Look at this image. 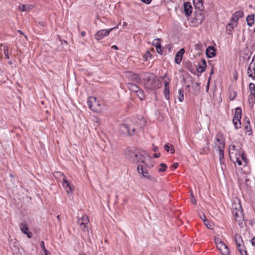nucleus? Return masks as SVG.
<instances>
[{"mask_svg": "<svg viewBox=\"0 0 255 255\" xmlns=\"http://www.w3.org/2000/svg\"><path fill=\"white\" fill-rule=\"evenodd\" d=\"M143 80L144 82L145 88L148 90H155L159 88L162 85L161 81L152 73H145Z\"/></svg>", "mask_w": 255, "mask_h": 255, "instance_id": "1", "label": "nucleus"}, {"mask_svg": "<svg viewBox=\"0 0 255 255\" xmlns=\"http://www.w3.org/2000/svg\"><path fill=\"white\" fill-rule=\"evenodd\" d=\"M140 122H142V126L137 128H136L133 125L122 124L120 127V130L123 134H128L129 135H133L135 133V131L141 129L142 127L145 125V121L143 120Z\"/></svg>", "mask_w": 255, "mask_h": 255, "instance_id": "2", "label": "nucleus"}, {"mask_svg": "<svg viewBox=\"0 0 255 255\" xmlns=\"http://www.w3.org/2000/svg\"><path fill=\"white\" fill-rule=\"evenodd\" d=\"M140 149L135 146L128 147L124 150V154L125 158L132 162H135L136 157Z\"/></svg>", "mask_w": 255, "mask_h": 255, "instance_id": "3", "label": "nucleus"}, {"mask_svg": "<svg viewBox=\"0 0 255 255\" xmlns=\"http://www.w3.org/2000/svg\"><path fill=\"white\" fill-rule=\"evenodd\" d=\"M229 154L231 160H237L236 157H240L243 149L239 144H231L229 147Z\"/></svg>", "mask_w": 255, "mask_h": 255, "instance_id": "4", "label": "nucleus"}, {"mask_svg": "<svg viewBox=\"0 0 255 255\" xmlns=\"http://www.w3.org/2000/svg\"><path fill=\"white\" fill-rule=\"evenodd\" d=\"M88 105L91 110L95 112H100L102 110L101 104L95 97H90L88 99Z\"/></svg>", "mask_w": 255, "mask_h": 255, "instance_id": "5", "label": "nucleus"}, {"mask_svg": "<svg viewBox=\"0 0 255 255\" xmlns=\"http://www.w3.org/2000/svg\"><path fill=\"white\" fill-rule=\"evenodd\" d=\"M242 109L240 107L235 109V113L233 119V122L236 129L241 128V119L242 117Z\"/></svg>", "mask_w": 255, "mask_h": 255, "instance_id": "6", "label": "nucleus"}, {"mask_svg": "<svg viewBox=\"0 0 255 255\" xmlns=\"http://www.w3.org/2000/svg\"><path fill=\"white\" fill-rule=\"evenodd\" d=\"M137 170L138 172L141 174L142 178H146L148 180H150L153 181H156V179L154 177H152L149 175L148 171L145 168L143 167V166L141 164H138L137 167Z\"/></svg>", "mask_w": 255, "mask_h": 255, "instance_id": "7", "label": "nucleus"}, {"mask_svg": "<svg viewBox=\"0 0 255 255\" xmlns=\"http://www.w3.org/2000/svg\"><path fill=\"white\" fill-rule=\"evenodd\" d=\"M126 78L128 81L138 84H140L141 80L139 75L132 71H126L125 72Z\"/></svg>", "mask_w": 255, "mask_h": 255, "instance_id": "8", "label": "nucleus"}, {"mask_svg": "<svg viewBox=\"0 0 255 255\" xmlns=\"http://www.w3.org/2000/svg\"><path fill=\"white\" fill-rule=\"evenodd\" d=\"M118 27V26L117 25L116 27H114L108 29L100 30L95 34L94 38L95 39L99 41L103 39L104 37L108 36L111 31H112L114 29L117 28Z\"/></svg>", "mask_w": 255, "mask_h": 255, "instance_id": "9", "label": "nucleus"}, {"mask_svg": "<svg viewBox=\"0 0 255 255\" xmlns=\"http://www.w3.org/2000/svg\"><path fill=\"white\" fill-rule=\"evenodd\" d=\"M146 157L149 158L150 156L148 155V153L145 151L140 149L137 153V157H136V161L134 162L136 163L141 162L145 165L146 163L145 159Z\"/></svg>", "mask_w": 255, "mask_h": 255, "instance_id": "10", "label": "nucleus"}, {"mask_svg": "<svg viewBox=\"0 0 255 255\" xmlns=\"http://www.w3.org/2000/svg\"><path fill=\"white\" fill-rule=\"evenodd\" d=\"M232 213L235 217V220L236 221H238L239 222L242 221L244 215L243 213V209L242 208L241 205H239L238 208L236 207L233 210Z\"/></svg>", "mask_w": 255, "mask_h": 255, "instance_id": "11", "label": "nucleus"}, {"mask_svg": "<svg viewBox=\"0 0 255 255\" xmlns=\"http://www.w3.org/2000/svg\"><path fill=\"white\" fill-rule=\"evenodd\" d=\"M19 228L21 231L26 235L27 238H31L32 237V234L31 232H29L28 225L25 221H24L19 224Z\"/></svg>", "mask_w": 255, "mask_h": 255, "instance_id": "12", "label": "nucleus"}, {"mask_svg": "<svg viewBox=\"0 0 255 255\" xmlns=\"http://www.w3.org/2000/svg\"><path fill=\"white\" fill-rule=\"evenodd\" d=\"M244 16V12L242 10H238L235 12L232 15L230 21L235 23V25H237V22L239 19Z\"/></svg>", "mask_w": 255, "mask_h": 255, "instance_id": "13", "label": "nucleus"}, {"mask_svg": "<svg viewBox=\"0 0 255 255\" xmlns=\"http://www.w3.org/2000/svg\"><path fill=\"white\" fill-rule=\"evenodd\" d=\"M204 10H196L194 12V19L197 22L201 23L204 19V16L203 14Z\"/></svg>", "mask_w": 255, "mask_h": 255, "instance_id": "14", "label": "nucleus"}, {"mask_svg": "<svg viewBox=\"0 0 255 255\" xmlns=\"http://www.w3.org/2000/svg\"><path fill=\"white\" fill-rule=\"evenodd\" d=\"M63 186L68 194L73 193L74 187L66 179H63Z\"/></svg>", "mask_w": 255, "mask_h": 255, "instance_id": "15", "label": "nucleus"}, {"mask_svg": "<svg viewBox=\"0 0 255 255\" xmlns=\"http://www.w3.org/2000/svg\"><path fill=\"white\" fill-rule=\"evenodd\" d=\"M217 249L223 255H230V250L225 243L223 244H219Z\"/></svg>", "mask_w": 255, "mask_h": 255, "instance_id": "16", "label": "nucleus"}, {"mask_svg": "<svg viewBox=\"0 0 255 255\" xmlns=\"http://www.w3.org/2000/svg\"><path fill=\"white\" fill-rule=\"evenodd\" d=\"M206 55L208 58H212L216 55V49L212 46H209L206 50Z\"/></svg>", "mask_w": 255, "mask_h": 255, "instance_id": "17", "label": "nucleus"}, {"mask_svg": "<svg viewBox=\"0 0 255 255\" xmlns=\"http://www.w3.org/2000/svg\"><path fill=\"white\" fill-rule=\"evenodd\" d=\"M185 53V49L181 48L175 54V62L176 64H179L182 59L183 56Z\"/></svg>", "mask_w": 255, "mask_h": 255, "instance_id": "18", "label": "nucleus"}, {"mask_svg": "<svg viewBox=\"0 0 255 255\" xmlns=\"http://www.w3.org/2000/svg\"><path fill=\"white\" fill-rule=\"evenodd\" d=\"M218 150L219 151V160L221 164H223L225 161L224 159V148H225V144H222V146H219L217 147Z\"/></svg>", "mask_w": 255, "mask_h": 255, "instance_id": "19", "label": "nucleus"}, {"mask_svg": "<svg viewBox=\"0 0 255 255\" xmlns=\"http://www.w3.org/2000/svg\"><path fill=\"white\" fill-rule=\"evenodd\" d=\"M249 90L250 93V95L249 97V101L250 102V101L253 100L254 98V103H255V85L253 83H251L249 84Z\"/></svg>", "mask_w": 255, "mask_h": 255, "instance_id": "20", "label": "nucleus"}, {"mask_svg": "<svg viewBox=\"0 0 255 255\" xmlns=\"http://www.w3.org/2000/svg\"><path fill=\"white\" fill-rule=\"evenodd\" d=\"M185 14L187 16L191 14L192 7L189 2H185L183 4Z\"/></svg>", "mask_w": 255, "mask_h": 255, "instance_id": "21", "label": "nucleus"}, {"mask_svg": "<svg viewBox=\"0 0 255 255\" xmlns=\"http://www.w3.org/2000/svg\"><path fill=\"white\" fill-rule=\"evenodd\" d=\"M126 86L129 91L134 93L138 92V90L140 89L136 84L132 82H128L126 83Z\"/></svg>", "mask_w": 255, "mask_h": 255, "instance_id": "22", "label": "nucleus"}, {"mask_svg": "<svg viewBox=\"0 0 255 255\" xmlns=\"http://www.w3.org/2000/svg\"><path fill=\"white\" fill-rule=\"evenodd\" d=\"M193 4L196 10H204L203 0H193Z\"/></svg>", "mask_w": 255, "mask_h": 255, "instance_id": "23", "label": "nucleus"}, {"mask_svg": "<svg viewBox=\"0 0 255 255\" xmlns=\"http://www.w3.org/2000/svg\"><path fill=\"white\" fill-rule=\"evenodd\" d=\"M89 222V218L86 215H83L81 218H78L77 220V223L80 226H82V225L87 224Z\"/></svg>", "mask_w": 255, "mask_h": 255, "instance_id": "24", "label": "nucleus"}, {"mask_svg": "<svg viewBox=\"0 0 255 255\" xmlns=\"http://www.w3.org/2000/svg\"><path fill=\"white\" fill-rule=\"evenodd\" d=\"M255 15L254 14L248 15L247 16L246 21L249 26H252L254 24L255 22Z\"/></svg>", "mask_w": 255, "mask_h": 255, "instance_id": "25", "label": "nucleus"}, {"mask_svg": "<svg viewBox=\"0 0 255 255\" xmlns=\"http://www.w3.org/2000/svg\"><path fill=\"white\" fill-rule=\"evenodd\" d=\"M216 141L219 143H225V139L223 134L220 132H218L216 136Z\"/></svg>", "mask_w": 255, "mask_h": 255, "instance_id": "26", "label": "nucleus"}, {"mask_svg": "<svg viewBox=\"0 0 255 255\" xmlns=\"http://www.w3.org/2000/svg\"><path fill=\"white\" fill-rule=\"evenodd\" d=\"M202 146L200 148V154H206L209 151V147L208 144H202Z\"/></svg>", "mask_w": 255, "mask_h": 255, "instance_id": "27", "label": "nucleus"}, {"mask_svg": "<svg viewBox=\"0 0 255 255\" xmlns=\"http://www.w3.org/2000/svg\"><path fill=\"white\" fill-rule=\"evenodd\" d=\"M249 66L247 69V74L249 77H251L253 80L255 79V68L254 69L253 68L251 67L250 70H249Z\"/></svg>", "mask_w": 255, "mask_h": 255, "instance_id": "28", "label": "nucleus"}, {"mask_svg": "<svg viewBox=\"0 0 255 255\" xmlns=\"http://www.w3.org/2000/svg\"><path fill=\"white\" fill-rule=\"evenodd\" d=\"M135 93H136V95L140 100H143L145 99V96L144 95V92L140 88L139 90H138V92H136Z\"/></svg>", "mask_w": 255, "mask_h": 255, "instance_id": "29", "label": "nucleus"}, {"mask_svg": "<svg viewBox=\"0 0 255 255\" xmlns=\"http://www.w3.org/2000/svg\"><path fill=\"white\" fill-rule=\"evenodd\" d=\"M152 45L156 47L157 52L161 55L162 54V50H161L162 45L161 43L159 42H158L156 43H153Z\"/></svg>", "mask_w": 255, "mask_h": 255, "instance_id": "30", "label": "nucleus"}, {"mask_svg": "<svg viewBox=\"0 0 255 255\" xmlns=\"http://www.w3.org/2000/svg\"><path fill=\"white\" fill-rule=\"evenodd\" d=\"M240 158H241L242 161H243L244 163V166H246L247 164H248V160L247 158L246 154L244 150L240 155Z\"/></svg>", "mask_w": 255, "mask_h": 255, "instance_id": "31", "label": "nucleus"}, {"mask_svg": "<svg viewBox=\"0 0 255 255\" xmlns=\"http://www.w3.org/2000/svg\"><path fill=\"white\" fill-rule=\"evenodd\" d=\"M164 149L167 152H168L170 150V152L171 154L174 153L175 152V149L172 144H170V146L169 145V144H165Z\"/></svg>", "mask_w": 255, "mask_h": 255, "instance_id": "32", "label": "nucleus"}, {"mask_svg": "<svg viewBox=\"0 0 255 255\" xmlns=\"http://www.w3.org/2000/svg\"><path fill=\"white\" fill-rule=\"evenodd\" d=\"M53 174L55 178H60L63 177V179H66L65 175L60 171L54 172Z\"/></svg>", "mask_w": 255, "mask_h": 255, "instance_id": "33", "label": "nucleus"}, {"mask_svg": "<svg viewBox=\"0 0 255 255\" xmlns=\"http://www.w3.org/2000/svg\"><path fill=\"white\" fill-rule=\"evenodd\" d=\"M179 96L178 97L179 102H182L184 100V92L182 88L178 90Z\"/></svg>", "mask_w": 255, "mask_h": 255, "instance_id": "34", "label": "nucleus"}, {"mask_svg": "<svg viewBox=\"0 0 255 255\" xmlns=\"http://www.w3.org/2000/svg\"><path fill=\"white\" fill-rule=\"evenodd\" d=\"M163 93H164V97H165V99L169 100V98H170L169 88H164Z\"/></svg>", "mask_w": 255, "mask_h": 255, "instance_id": "35", "label": "nucleus"}, {"mask_svg": "<svg viewBox=\"0 0 255 255\" xmlns=\"http://www.w3.org/2000/svg\"><path fill=\"white\" fill-rule=\"evenodd\" d=\"M40 247L42 250L44 252L45 255H49V254H50V253L45 248L44 241H41L40 242Z\"/></svg>", "mask_w": 255, "mask_h": 255, "instance_id": "36", "label": "nucleus"}, {"mask_svg": "<svg viewBox=\"0 0 255 255\" xmlns=\"http://www.w3.org/2000/svg\"><path fill=\"white\" fill-rule=\"evenodd\" d=\"M235 26H237V25H235L234 23L230 21L226 26V28L228 30H230L231 31L234 29V27Z\"/></svg>", "mask_w": 255, "mask_h": 255, "instance_id": "37", "label": "nucleus"}, {"mask_svg": "<svg viewBox=\"0 0 255 255\" xmlns=\"http://www.w3.org/2000/svg\"><path fill=\"white\" fill-rule=\"evenodd\" d=\"M204 224L206 226L207 228L210 230H212L214 227V225L213 223H210V222L207 220L206 221H205Z\"/></svg>", "mask_w": 255, "mask_h": 255, "instance_id": "38", "label": "nucleus"}, {"mask_svg": "<svg viewBox=\"0 0 255 255\" xmlns=\"http://www.w3.org/2000/svg\"><path fill=\"white\" fill-rule=\"evenodd\" d=\"M206 67H204L203 66L201 65V64H199L197 66L196 70L198 72L200 73H202L205 70Z\"/></svg>", "mask_w": 255, "mask_h": 255, "instance_id": "39", "label": "nucleus"}, {"mask_svg": "<svg viewBox=\"0 0 255 255\" xmlns=\"http://www.w3.org/2000/svg\"><path fill=\"white\" fill-rule=\"evenodd\" d=\"M160 166H161V167L158 169V172H161L166 171L167 168L166 164H165V163H161L160 164Z\"/></svg>", "mask_w": 255, "mask_h": 255, "instance_id": "40", "label": "nucleus"}, {"mask_svg": "<svg viewBox=\"0 0 255 255\" xmlns=\"http://www.w3.org/2000/svg\"><path fill=\"white\" fill-rule=\"evenodd\" d=\"M235 242H241V243H243V241L242 239V237L241 236H240V235L236 233L235 235Z\"/></svg>", "mask_w": 255, "mask_h": 255, "instance_id": "41", "label": "nucleus"}, {"mask_svg": "<svg viewBox=\"0 0 255 255\" xmlns=\"http://www.w3.org/2000/svg\"><path fill=\"white\" fill-rule=\"evenodd\" d=\"M149 159L150 160V163H149L148 164L146 163L144 166L148 168H152L153 167L154 165V162L152 160L151 157L150 156L149 157Z\"/></svg>", "mask_w": 255, "mask_h": 255, "instance_id": "42", "label": "nucleus"}, {"mask_svg": "<svg viewBox=\"0 0 255 255\" xmlns=\"http://www.w3.org/2000/svg\"><path fill=\"white\" fill-rule=\"evenodd\" d=\"M245 129L248 132H250V133H249V134L252 133V130L251 128L249 120H248V121H247V125L245 126Z\"/></svg>", "mask_w": 255, "mask_h": 255, "instance_id": "43", "label": "nucleus"}, {"mask_svg": "<svg viewBox=\"0 0 255 255\" xmlns=\"http://www.w3.org/2000/svg\"><path fill=\"white\" fill-rule=\"evenodd\" d=\"M245 249V248L244 246H243L242 247V248L241 247V248H239V249H238V250L241 255H248L247 251L244 250Z\"/></svg>", "mask_w": 255, "mask_h": 255, "instance_id": "44", "label": "nucleus"}, {"mask_svg": "<svg viewBox=\"0 0 255 255\" xmlns=\"http://www.w3.org/2000/svg\"><path fill=\"white\" fill-rule=\"evenodd\" d=\"M237 93L235 91H233L232 93L230 92V96H229L230 100L231 101L234 100V99L237 96Z\"/></svg>", "mask_w": 255, "mask_h": 255, "instance_id": "45", "label": "nucleus"}, {"mask_svg": "<svg viewBox=\"0 0 255 255\" xmlns=\"http://www.w3.org/2000/svg\"><path fill=\"white\" fill-rule=\"evenodd\" d=\"M251 67L253 68L254 69L255 68V54L254 55L252 61L249 65V70H250Z\"/></svg>", "mask_w": 255, "mask_h": 255, "instance_id": "46", "label": "nucleus"}, {"mask_svg": "<svg viewBox=\"0 0 255 255\" xmlns=\"http://www.w3.org/2000/svg\"><path fill=\"white\" fill-rule=\"evenodd\" d=\"M214 241H215V243L216 245L217 248L218 247V245H219V244H223L224 243L223 242L221 241V240L219 238H215L214 239Z\"/></svg>", "mask_w": 255, "mask_h": 255, "instance_id": "47", "label": "nucleus"}, {"mask_svg": "<svg viewBox=\"0 0 255 255\" xmlns=\"http://www.w3.org/2000/svg\"><path fill=\"white\" fill-rule=\"evenodd\" d=\"M4 54L5 55V58L9 59V55H8V48L7 47H4Z\"/></svg>", "mask_w": 255, "mask_h": 255, "instance_id": "48", "label": "nucleus"}, {"mask_svg": "<svg viewBox=\"0 0 255 255\" xmlns=\"http://www.w3.org/2000/svg\"><path fill=\"white\" fill-rule=\"evenodd\" d=\"M237 160H231L234 163H236V162L238 163L239 165H242V160L240 159V157H236Z\"/></svg>", "mask_w": 255, "mask_h": 255, "instance_id": "49", "label": "nucleus"}, {"mask_svg": "<svg viewBox=\"0 0 255 255\" xmlns=\"http://www.w3.org/2000/svg\"><path fill=\"white\" fill-rule=\"evenodd\" d=\"M151 56L152 55L150 54V53L149 52V51H147V52L144 55V58L145 61H147L148 60V58L151 57Z\"/></svg>", "mask_w": 255, "mask_h": 255, "instance_id": "50", "label": "nucleus"}, {"mask_svg": "<svg viewBox=\"0 0 255 255\" xmlns=\"http://www.w3.org/2000/svg\"><path fill=\"white\" fill-rule=\"evenodd\" d=\"M19 8L22 11H25L27 9L26 8V5L24 4H20L19 6Z\"/></svg>", "mask_w": 255, "mask_h": 255, "instance_id": "51", "label": "nucleus"}, {"mask_svg": "<svg viewBox=\"0 0 255 255\" xmlns=\"http://www.w3.org/2000/svg\"><path fill=\"white\" fill-rule=\"evenodd\" d=\"M87 224L82 225L81 227V229L84 232H86L88 231V227L87 226Z\"/></svg>", "mask_w": 255, "mask_h": 255, "instance_id": "52", "label": "nucleus"}, {"mask_svg": "<svg viewBox=\"0 0 255 255\" xmlns=\"http://www.w3.org/2000/svg\"><path fill=\"white\" fill-rule=\"evenodd\" d=\"M191 67H192V64H191V62H190L189 64H187L186 65V67L187 68H188L191 72L193 73L192 70L191 68Z\"/></svg>", "mask_w": 255, "mask_h": 255, "instance_id": "53", "label": "nucleus"}, {"mask_svg": "<svg viewBox=\"0 0 255 255\" xmlns=\"http://www.w3.org/2000/svg\"><path fill=\"white\" fill-rule=\"evenodd\" d=\"M191 202L193 204H196V200L194 197V195L192 193V192L191 193Z\"/></svg>", "mask_w": 255, "mask_h": 255, "instance_id": "54", "label": "nucleus"}, {"mask_svg": "<svg viewBox=\"0 0 255 255\" xmlns=\"http://www.w3.org/2000/svg\"><path fill=\"white\" fill-rule=\"evenodd\" d=\"M179 165V163H174L171 166L170 168L172 169H176Z\"/></svg>", "mask_w": 255, "mask_h": 255, "instance_id": "55", "label": "nucleus"}, {"mask_svg": "<svg viewBox=\"0 0 255 255\" xmlns=\"http://www.w3.org/2000/svg\"><path fill=\"white\" fill-rule=\"evenodd\" d=\"M201 62L202 63L201 65L203 66L204 67L207 66L206 61L205 59H204V58L202 59L201 60Z\"/></svg>", "mask_w": 255, "mask_h": 255, "instance_id": "56", "label": "nucleus"}, {"mask_svg": "<svg viewBox=\"0 0 255 255\" xmlns=\"http://www.w3.org/2000/svg\"><path fill=\"white\" fill-rule=\"evenodd\" d=\"M200 218L205 222V221H206L207 219H206V217L205 215L203 214L202 215H200Z\"/></svg>", "mask_w": 255, "mask_h": 255, "instance_id": "57", "label": "nucleus"}, {"mask_svg": "<svg viewBox=\"0 0 255 255\" xmlns=\"http://www.w3.org/2000/svg\"><path fill=\"white\" fill-rule=\"evenodd\" d=\"M142 2L145 4H150L152 0H140Z\"/></svg>", "mask_w": 255, "mask_h": 255, "instance_id": "58", "label": "nucleus"}, {"mask_svg": "<svg viewBox=\"0 0 255 255\" xmlns=\"http://www.w3.org/2000/svg\"><path fill=\"white\" fill-rule=\"evenodd\" d=\"M160 153H159V152H158V153H154V154H153V157H154V158H158V157H160Z\"/></svg>", "mask_w": 255, "mask_h": 255, "instance_id": "59", "label": "nucleus"}, {"mask_svg": "<svg viewBox=\"0 0 255 255\" xmlns=\"http://www.w3.org/2000/svg\"><path fill=\"white\" fill-rule=\"evenodd\" d=\"M166 47L168 49L169 52H170L172 48V47L170 44L166 45Z\"/></svg>", "mask_w": 255, "mask_h": 255, "instance_id": "60", "label": "nucleus"}, {"mask_svg": "<svg viewBox=\"0 0 255 255\" xmlns=\"http://www.w3.org/2000/svg\"><path fill=\"white\" fill-rule=\"evenodd\" d=\"M238 74L237 71L235 72L234 75V79L235 80H237L238 79Z\"/></svg>", "mask_w": 255, "mask_h": 255, "instance_id": "61", "label": "nucleus"}, {"mask_svg": "<svg viewBox=\"0 0 255 255\" xmlns=\"http://www.w3.org/2000/svg\"><path fill=\"white\" fill-rule=\"evenodd\" d=\"M252 245L255 247V237H254L251 240Z\"/></svg>", "mask_w": 255, "mask_h": 255, "instance_id": "62", "label": "nucleus"}, {"mask_svg": "<svg viewBox=\"0 0 255 255\" xmlns=\"http://www.w3.org/2000/svg\"><path fill=\"white\" fill-rule=\"evenodd\" d=\"M164 84V88H169V82L165 81Z\"/></svg>", "mask_w": 255, "mask_h": 255, "instance_id": "63", "label": "nucleus"}, {"mask_svg": "<svg viewBox=\"0 0 255 255\" xmlns=\"http://www.w3.org/2000/svg\"><path fill=\"white\" fill-rule=\"evenodd\" d=\"M236 245H237V247H238V249H239V248H241V243H242L241 242H236Z\"/></svg>", "mask_w": 255, "mask_h": 255, "instance_id": "64", "label": "nucleus"}]
</instances>
